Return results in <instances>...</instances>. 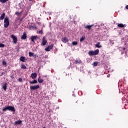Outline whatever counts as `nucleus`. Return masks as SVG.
I'll return each instance as SVG.
<instances>
[{"label":"nucleus","instance_id":"obj_15","mask_svg":"<svg viewBox=\"0 0 128 128\" xmlns=\"http://www.w3.org/2000/svg\"><path fill=\"white\" fill-rule=\"evenodd\" d=\"M94 24L92 25H88L84 26V28H86L87 30H90L92 26H93Z\"/></svg>","mask_w":128,"mask_h":128},{"label":"nucleus","instance_id":"obj_21","mask_svg":"<svg viewBox=\"0 0 128 128\" xmlns=\"http://www.w3.org/2000/svg\"><path fill=\"white\" fill-rule=\"evenodd\" d=\"M22 122L20 120H17L15 122V124H22Z\"/></svg>","mask_w":128,"mask_h":128},{"label":"nucleus","instance_id":"obj_2","mask_svg":"<svg viewBox=\"0 0 128 128\" xmlns=\"http://www.w3.org/2000/svg\"><path fill=\"white\" fill-rule=\"evenodd\" d=\"M10 26V20H8V17H6L4 19V28H8Z\"/></svg>","mask_w":128,"mask_h":128},{"label":"nucleus","instance_id":"obj_26","mask_svg":"<svg viewBox=\"0 0 128 128\" xmlns=\"http://www.w3.org/2000/svg\"><path fill=\"white\" fill-rule=\"evenodd\" d=\"M85 36H82V38L80 39V42H82L84 40V38H85Z\"/></svg>","mask_w":128,"mask_h":128},{"label":"nucleus","instance_id":"obj_1","mask_svg":"<svg viewBox=\"0 0 128 128\" xmlns=\"http://www.w3.org/2000/svg\"><path fill=\"white\" fill-rule=\"evenodd\" d=\"M2 110L3 112H6V110H10L11 112H16V109H14V107L12 106H10L3 108Z\"/></svg>","mask_w":128,"mask_h":128},{"label":"nucleus","instance_id":"obj_22","mask_svg":"<svg viewBox=\"0 0 128 128\" xmlns=\"http://www.w3.org/2000/svg\"><path fill=\"white\" fill-rule=\"evenodd\" d=\"M34 53L32 52H29V56H34Z\"/></svg>","mask_w":128,"mask_h":128},{"label":"nucleus","instance_id":"obj_29","mask_svg":"<svg viewBox=\"0 0 128 128\" xmlns=\"http://www.w3.org/2000/svg\"><path fill=\"white\" fill-rule=\"evenodd\" d=\"M0 48H4V44H0Z\"/></svg>","mask_w":128,"mask_h":128},{"label":"nucleus","instance_id":"obj_20","mask_svg":"<svg viewBox=\"0 0 128 128\" xmlns=\"http://www.w3.org/2000/svg\"><path fill=\"white\" fill-rule=\"evenodd\" d=\"M21 68H22L23 70H26V65L24 64H21Z\"/></svg>","mask_w":128,"mask_h":128},{"label":"nucleus","instance_id":"obj_40","mask_svg":"<svg viewBox=\"0 0 128 128\" xmlns=\"http://www.w3.org/2000/svg\"><path fill=\"white\" fill-rule=\"evenodd\" d=\"M76 102V104H78V101Z\"/></svg>","mask_w":128,"mask_h":128},{"label":"nucleus","instance_id":"obj_9","mask_svg":"<svg viewBox=\"0 0 128 128\" xmlns=\"http://www.w3.org/2000/svg\"><path fill=\"white\" fill-rule=\"evenodd\" d=\"M62 42H64V44H66V42H68V38L66 37H63L62 38Z\"/></svg>","mask_w":128,"mask_h":128},{"label":"nucleus","instance_id":"obj_25","mask_svg":"<svg viewBox=\"0 0 128 128\" xmlns=\"http://www.w3.org/2000/svg\"><path fill=\"white\" fill-rule=\"evenodd\" d=\"M96 48H102V45H100V42H98L96 44Z\"/></svg>","mask_w":128,"mask_h":128},{"label":"nucleus","instance_id":"obj_7","mask_svg":"<svg viewBox=\"0 0 128 128\" xmlns=\"http://www.w3.org/2000/svg\"><path fill=\"white\" fill-rule=\"evenodd\" d=\"M10 38L13 40V43L16 44L18 42V38L14 35H11Z\"/></svg>","mask_w":128,"mask_h":128},{"label":"nucleus","instance_id":"obj_30","mask_svg":"<svg viewBox=\"0 0 128 128\" xmlns=\"http://www.w3.org/2000/svg\"><path fill=\"white\" fill-rule=\"evenodd\" d=\"M18 82H22V78H19L18 79Z\"/></svg>","mask_w":128,"mask_h":128},{"label":"nucleus","instance_id":"obj_24","mask_svg":"<svg viewBox=\"0 0 128 128\" xmlns=\"http://www.w3.org/2000/svg\"><path fill=\"white\" fill-rule=\"evenodd\" d=\"M6 2H8V0H0V2H2V4H4Z\"/></svg>","mask_w":128,"mask_h":128},{"label":"nucleus","instance_id":"obj_37","mask_svg":"<svg viewBox=\"0 0 128 128\" xmlns=\"http://www.w3.org/2000/svg\"><path fill=\"white\" fill-rule=\"evenodd\" d=\"M11 76L12 78H14V76Z\"/></svg>","mask_w":128,"mask_h":128},{"label":"nucleus","instance_id":"obj_42","mask_svg":"<svg viewBox=\"0 0 128 128\" xmlns=\"http://www.w3.org/2000/svg\"><path fill=\"white\" fill-rule=\"evenodd\" d=\"M82 104H84V102H82Z\"/></svg>","mask_w":128,"mask_h":128},{"label":"nucleus","instance_id":"obj_35","mask_svg":"<svg viewBox=\"0 0 128 128\" xmlns=\"http://www.w3.org/2000/svg\"><path fill=\"white\" fill-rule=\"evenodd\" d=\"M126 10H128V5L126 6Z\"/></svg>","mask_w":128,"mask_h":128},{"label":"nucleus","instance_id":"obj_17","mask_svg":"<svg viewBox=\"0 0 128 128\" xmlns=\"http://www.w3.org/2000/svg\"><path fill=\"white\" fill-rule=\"evenodd\" d=\"M38 80L39 84H42V82H44V80L40 78V76L38 77Z\"/></svg>","mask_w":128,"mask_h":128},{"label":"nucleus","instance_id":"obj_36","mask_svg":"<svg viewBox=\"0 0 128 128\" xmlns=\"http://www.w3.org/2000/svg\"><path fill=\"white\" fill-rule=\"evenodd\" d=\"M107 76H108V78H110V74H108Z\"/></svg>","mask_w":128,"mask_h":128},{"label":"nucleus","instance_id":"obj_32","mask_svg":"<svg viewBox=\"0 0 128 128\" xmlns=\"http://www.w3.org/2000/svg\"><path fill=\"white\" fill-rule=\"evenodd\" d=\"M43 32L42 30H40L38 31V34H42Z\"/></svg>","mask_w":128,"mask_h":128},{"label":"nucleus","instance_id":"obj_23","mask_svg":"<svg viewBox=\"0 0 128 128\" xmlns=\"http://www.w3.org/2000/svg\"><path fill=\"white\" fill-rule=\"evenodd\" d=\"M2 66H6V61L3 60L2 61Z\"/></svg>","mask_w":128,"mask_h":128},{"label":"nucleus","instance_id":"obj_3","mask_svg":"<svg viewBox=\"0 0 128 128\" xmlns=\"http://www.w3.org/2000/svg\"><path fill=\"white\" fill-rule=\"evenodd\" d=\"M38 88H40V85L30 86V90H38Z\"/></svg>","mask_w":128,"mask_h":128},{"label":"nucleus","instance_id":"obj_16","mask_svg":"<svg viewBox=\"0 0 128 128\" xmlns=\"http://www.w3.org/2000/svg\"><path fill=\"white\" fill-rule=\"evenodd\" d=\"M74 64H82V60H75Z\"/></svg>","mask_w":128,"mask_h":128},{"label":"nucleus","instance_id":"obj_10","mask_svg":"<svg viewBox=\"0 0 128 128\" xmlns=\"http://www.w3.org/2000/svg\"><path fill=\"white\" fill-rule=\"evenodd\" d=\"M36 76H38V74L36 73H32L31 74V78L32 80H35L36 78Z\"/></svg>","mask_w":128,"mask_h":128},{"label":"nucleus","instance_id":"obj_8","mask_svg":"<svg viewBox=\"0 0 128 128\" xmlns=\"http://www.w3.org/2000/svg\"><path fill=\"white\" fill-rule=\"evenodd\" d=\"M30 38H31L32 42H34L35 40H36L38 38V36H31Z\"/></svg>","mask_w":128,"mask_h":128},{"label":"nucleus","instance_id":"obj_4","mask_svg":"<svg viewBox=\"0 0 128 128\" xmlns=\"http://www.w3.org/2000/svg\"><path fill=\"white\" fill-rule=\"evenodd\" d=\"M52 48H54V44L48 46L46 48H45V50L46 52H50V50H52Z\"/></svg>","mask_w":128,"mask_h":128},{"label":"nucleus","instance_id":"obj_34","mask_svg":"<svg viewBox=\"0 0 128 128\" xmlns=\"http://www.w3.org/2000/svg\"><path fill=\"white\" fill-rule=\"evenodd\" d=\"M100 50H96V54H98Z\"/></svg>","mask_w":128,"mask_h":128},{"label":"nucleus","instance_id":"obj_19","mask_svg":"<svg viewBox=\"0 0 128 128\" xmlns=\"http://www.w3.org/2000/svg\"><path fill=\"white\" fill-rule=\"evenodd\" d=\"M4 16H6V14L3 13L2 14L1 16H0V20H4Z\"/></svg>","mask_w":128,"mask_h":128},{"label":"nucleus","instance_id":"obj_38","mask_svg":"<svg viewBox=\"0 0 128 128\" xmlns=\"http://www.w3.org/2000/svg\"><path fill=\"white\" fill-rule=\"evenodd\" d=\"M30 2H32V0H29Z\"/></svg>","mask_w":128,"mask_h":128},{"label":"nucleus","instance_id":"obj_12","mask_svg":"<svg viewBox=\"0 0 128 128\" xmlns=\"http://www.w3.org/2000/svg\"><path fill=\"white\" fill-rule=\"evenodd\" d=\"M6 88H8V84L4 83L2 86V88L6 92Z\"/></svg>","mask_w":128,"mask_h":128},{"label":"nucleus","instance_id":"obj_14","mask_svg":"<svg viewBox=\"0 0 128 128\" xmlns=\"http://www.w3.org/2000/svg\"><path fill=\"white\" fill-rule=\"evenodd\" d=\"M30 84H38V80H34L32 81H30Z\"/></svg>","mask_w":128,"mask_h":128},{"label":"nucleus","instance_id":"obj_18","mask_svg":"<svg viewBox=\"0 0 128 128\" xmlns=\"http://www.w3.org/2000/svg\"><path fill=\"white\" fill-rule=\"evenodd\" d=\"M118 28H126V25L122 24H118Z\"/></svg>","mask_w":128,"mask_h":128},{"label":"nucleus","instance_id":"obj_6","mask_svg":"<svg viewBox=\"0 0 128 128\" xmlns=\"http://www.w3.org/2000/svg\"><path fill=\"white\" fill-rule=\"evenodd\" d=\"M88 54H89L90 56H96V50L94 51L90 50L88 52Z\"/></svg>","mask_w":128,"mask_h":128},{"label":"nucleus","instance_id":"obj_27","mask_svg":"<svg viewBox=\"0 0 128 128\" xmlns=\"http://www.w3.org/2000/svg\"><path fill=\"white\" fill-rule=\"evenodd\" d=\"M22 14V12H15V14H16V16H20Z\"/></svg>","mask_w":128,"mask_h":128},{"label":"nucleus","instance_id":"obj_28","mask_svg":"<svg viewBox=\"0 0 128 128\" xmlns=\"http://www.w3.org/2000/svg\"><path fill=\"white\" fill-rule=\"evenodd\" d=\"M72 46H76V44H78V42H72Z\"/></svg>","mask_w":128,"mask_h":128},{"label":"nucleus","instance_id":"obj_13","mask_svg":"<svg viewBox=\"0 0 128 128\" xmlns=\"http://www.w3.org/2000/svg\"><path fill=\"white\" fill-rule=\"evenodd\" d=\"M22 40H26V32H24L22 36L21 37Z\"/></svg>","mask_w":128,"mask_h":128},{"label":"nucleus","instance_id":"obj_33","mask_svg":"<svg viewBox=\"0 0 128 128\" xmlns=\"http://www.w3.org/2000/svg\"><path fill=\"white\" fill-rule=\"evenodd\" d=\"M92 64L94 66H96V62H94Z\"/></svg>","mask_w":128,"mask_h":128},{"label":"nucleus","instance_id":"obj_11","mask_svg":"<svg viewBox=\"0 0 128 128\" xmlns=\"http://www.w3.org/2000/svg\"><path fill=\"white\" fill-rule=\"evenodd\" d=\"M20 62H26V57L24 56H22L20 57Z\"/></svg>","mask_w":128,"mask_h":128},{"label":"nucleus","instance_id":"obj_31","mask_svg":"<svg viewBox=\"0 0 128 128\" xmlns=\"http://www.w3.org/2000/svg\"><path fill=\"white\" fill-rule=\"evenodd\" d=\"M38 56L37 54H34V56H33V58H38Z\"/></svg>","mask_w":128,"mask_h":128},{"label":"nucleus","instance_id":"obj_5","mask_svg":"<svg viewBox=\"0 0 128 128\" xmlns=\"http://www.w3.org/2000/svg\"><path fill=\"white\" fill-rule=\"evenodd\" d=\"M46 42H48V41H46V36H44L42 38V42L41 43V46H46Z\"/></svg>","mask_w":128,"mask_h":128},{"label":"nucleus","instance_id":"obj_39","mask_svg":"<svg viewBox=\"0 0 128 128\" xmlns=\"http://www.w3.org/2000/svg\"><path fill=\"white\" fill-rule=\"evenodd\" d=\"M95 46H96V44H95Z\"/></svg>","mask_w":128,"mask_h":128},{"label":"nucleus","instance_id":"obj_41","mask_svg":"<svg viewBox=\"0 0 128 128\" xmlns=\"http://www.w3.org/2000/svg\"><path fill=\"white\" fill-rule=\"evenodd\" d=\"M96 64H98V62H96Z\"/></svg>","mask_w":128,"mask_h":128}]
</instances>
